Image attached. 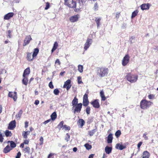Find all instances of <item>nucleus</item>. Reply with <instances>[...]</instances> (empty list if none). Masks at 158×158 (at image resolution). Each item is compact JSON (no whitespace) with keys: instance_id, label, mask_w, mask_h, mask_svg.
<instances>
[{"instance_id":"nucleus-1","label":"nucleus","mask_w":158,"mask_h":158,"mask_svg":"<svg viewBox=\"0 0 158 158\" xmlns=\"http://www.w3.org/2000/svg\"><path fill=\"white\" fill-rule=\"evenodd\" d=\"M138 76L136 74H133L131 73H127L125 78L131 83L136 82L138 79Z\"/></svg>"},{"instance_id":"nucleus-2","label":"nucleus","mask_w":158,"mask_h":158,"mask_svg":"<svg viewBox=\"0 0 158 158\" xmlns=\"http://www.w3.org/2000/svg\"><path fill=\"white\" fill-rule=\"evenodd\" d=\"M64 4L70 8L74 9L75 12H77L78 10L77 9V2L73 0H64Z\"/></svg>"},{"instance_id":"nucleus-3","label":"nucleus","mask_w":158,"mask_h":158,"mask_svg":"<svg viewBox=\"0 0 158 158\" xmlns=\"http://www.w3.org/2000/svg\"><path fill=\"white\" fill-rule=\"evenodd\" d=\"M108 72V68L105 67L98 68L97 69V75L101 77L106 75Z\"/></svg>"},{"instance_id":"nucleus-4","label":"nucleus","mask_w":158,"mask_h":158,"mask_svg":"<svg viewBox=\"0 0 158 158\" xmlns=\"http://www.w3.org/2000/svg\"><path fill=\"white\" fill-rule=\"evenodd\" d=\"M153 102L146 99L142 100L140 102V108L143 109H146L149 107L152 104Z\"/></svg>"},{"instance_id":"nucleus-5","label":"nucleus","mask_w":158,"mask_h":158,"mask_svg":"<svg viewBox=\"0 0 158 158\" xmlns=\"http://www.w3.org/2000/svg\"><path fill=\"white\" fill-rule=\"evenodd\" d=\"M88 92H86L83 97V106L85 107L87 106L89 103V102L88 97Z\"/></svg>"},{"instance_id":"nucleus-6","label":"nucleus","mask_w":158,"mask_h":158,"mask_svg":"<svg viewBox=\"0 0 158 158\" xmlns=\"http://www.w3.org/2000/svg\"><path fill=\"white\" fill-rule=\"evenodd\" d=\"M130 56L128 54H126L122 60V64L125 66L130 61Z\"/></svg>"},{"instance_id":"nucleus-7","label":"nucleus","mask_w":158,"mask_h":158,"mask_svg":"<svg viewBox=\"0 0 158 158\" xmlns=\"http://www.w3.org/2000/svg\"><path fill=\"white\" fill-rule=\"evenodd\" d=\"M32 40V39L30 35L26 36L23 41V46L24 47L29 44L30 41Z\"/></svg>"},{"instance_id":"nucleus-8","label":"nucleus","mask_w":158,"mask_h":158,"mask_svg":"<svg viewBox=\"0 0 158 158\" xmlns=\"http://www.w3.org/2000/svg\"><path fill=\"white\" fill-rule=\"evenodd\" d=\"M82 104L81 103H79L76 105L74 107V113H80L82 107Z\"/></svg>"},{"instance_id":"nucleus-9","label":"nucleus","mask_w":158,"mask_h":158,"mask_svg":"<svg viewBox=\"0 0 158 158\" xmlns=\"http://www.w3.org/2000/svg\"><path fill=\"white\" fill-rule=\"evenodd\" d=\"M99 100L98 99H95L94 101L90 102V104L92 105L94 108L98 109L100 107V105L99 102Z\"/></svg>"},{"instance_id":"nucleus-10","label":"nucleus","mask_w":158,"mask_h":158,"mask_svg":"<svg viewBox=\"0 0 158 158\" xmlns=\"http://www.w3.org/2000/svg\"><path fill=\"white\" fill-rule=\"evenodd\" d=\"M71 81L70 79L67 80L64 83L63 86V88H66L67 91L69 90L70 88L72 85L71 84Z\"/></svg>"},{"instance_id":"nucleus-11","label":"nucleus","mask_w":158,"mask_h":158,"mask_svg":"<svg viewBox=\"0 0 158 158\" xmlns=\"http://www.w3.org/2000/svg\"><path fill=\"white\" fill-rule=\"evenodd\" d=\"M92 42V40L91 39L88 38L84 45V49L85 50H86L90 46Z\"/></svg>"},{"instance_id":"nucleus-12","label":"nucleus","mask_w":158,"mask_h":158,"mask_svg":"<svg viewBox=\"0 0 158 158\" xmlns=\"http://www.w3.org/2000/svg\"><path fill=\"white\" fill-rule=\"evenodd\" d=\"M8 96L9 97L13 98L14 101L15 102L17 100V97L16 92H9L8 93Z\"/></svg>"},{"instance_id":"nucleus-13","label":"nucleus","mask_w":158,"mask_h":158,"mask_svg":"<svg viewBox=\"0 0 158 158\" xmlns=\"http://www.w3.org/2000/svg\"><path fill=\"white\" fill-rule=\"evenodd\" d=\"M16 127L15 120H13L10 122L8 126V129L10 130H13Z\"/></svg>"},{"instance_id":"nucleus-14","label":"nucleus","mask_w":158,"mask_h":158,"mask_svg":"<svg viewBox=\"0 0 158 158\" xmlns=\"http://www.w3.org/2000/svg\"><path fill=\"white\" fill-rule=\"evenodd\" d=\"M14 15V13L13 12H10L5 15L4 16V19L5 20H9Z\"/></svg>"},{"instance_id":"nucleus-15","label":"nucleus","mask_w":158,"mask_h":158,"mask_svg":"<svg viewBox=\"0 0 158 158\" xmlns=\"http://www.w3.org/2000/svg\"><path fill=\"white\" fill-rule=\"evenodd\" d=\"M79 18L78 15H77L71 17L70 18L69 20L71 22L73 23L77 22Z\"/></svg>"},{"instance_id":"nucleus-16","label":"nucleus","mask_w":158,"mask_h":158,"mask_svg":"<svg viewBox=\"0 0 158 158\" xmlns=\"http://www.w3.org/2000/svg\"><path fill=\"white\" fill-rule=\"evenodd\" d=\"M26 58L28 61H32L35 58L32 55L31 53L28 52L27 53Z\"/></svg>"},{"instance_id":"nucleus-17","label":"nucleus","mask_w":158,"mask_h":158,"mask_svg":"<svg viewBox=\"0 0 158 158\" xmlns=\"http://www.w3.org/2000/svg\"><path fill=\"white\" fill-rule=\"evenodd\" d=\"M149 3L143 4L140 6L141 8L143 10L149 9Z\"/></svg>"},{"instance_id":"nucleus-18","label":"nucleus","mask_w":158,"mask_h":158,"mask_svg":"<svg viewBox=\"0 0 158 158\" xmlns=\"http://www.w3.org/2000/svg\"><path fill=\"white\" fill-rule=\"evenodd\" d=\"M78 126H80V127L82 128L85 124L84 120L82 119H79L77 123Z\"/></svg>"},{"instance_id":"nucleus-19","label":"nucleus","mask_w":158,"mask_h":158,"mask_svg":"<svg viewBox=\"0 0 158 158\" xmlns=\"http://www.w3.org/2000/svg\"><path fill=\"white\" fill-rule=\"evenodd\" d=\"M30 73V70L29 67H28L25 69L24 70L23 74V77H26Z\"/></svg>"},{"instance_id":"nucleus-20","label":"nucleus","mask_w":158,"mask_h":158,"mask_svg":"<svg viewBox=\"0 0 158 158\" xmlns=\"http://www.w3.org/2000/svg\"><path fill=\"white\" fill-rule=\"evenodd\" d=\"M12 150V148L10 147L9 145L6 146L3 150V152L5 153H7L10 152Z\"/></svg>"},{"instance_id":"nucleus-21","label":"nucleus","mask_w":158,"mask_h":158,"mask_svg":"<svg viewBox=\"0 0 158 158\" xmlns=\"http://www.w3.org/2000/svg\"><path fill=\"white\" fill-rule=\"evenodd\" d=\"M78 99L75 96L72 102V106H73V108H74V107L78 104Z\"/></svg>"},{"instance_id":"nucleus-22","label":"nucleus","mask_w":158,"mask_h":158,"mask_svg":"<svg viewBox=\"0 0 158 158\" xmlns=\"http://www.w3.org/2000/svg\"><path fill=\"white\" fill-rule=\"evenodd\" d=\"M113 139V135L111 133L110 134L107 136V142L108 143H112Z\"/></svg>"},{"instance_id":"nucleus-23","label":"nucleus","mask_w":158,"mask_h":158,"mask_svg":"<svg viewBox=\"0 0 158 158\" xmlns=\"http://www.w3.org/2000/svg\"><path fill=\"white\" fill-rule=\"evenodd\" d=\"M126 146L120 144V143H118L116 144L115 148L116 149H119L120 150H122L126 148Z\"/></svg>"},{"instance_id":"nucleus-24","label":"nucleus","mask_w":158,"mask_h":158,"mask_svg":"<svg viewBox=\"0 0 158 158\" xmlns=\"http://www.w3.org/2000/svg\"><path fill=\"white\" fill-rule=\"evenodd\" d=\"M142 158H149L150 156L149 153L147 151H144L143 154Z\"/></svg>"},{"instance_id":"nucleus-25","label":"nucleus","mask_w":158,"mask_h":158,"mask_svg":"<svg viewBox=\"0 0 158 158\" xmlns=\"http://www.w3.org/2000/svg\"><path fill=\"white\" fill-rule=\"evenodd\" d=\"M112 150V148L106 146L105 148V151L106 153L107 154H110Z\"/></svg>"},{"instance_id":"nucleus-26","label":"nucleus","mask_w":158,"mask_h":158,"mask_svg":"<svg viewBox=\"0 0 158 158\" xmlns=\"http://www.w3.org/2000/svg\"><path fill=\"white\" fill-rule=\"evenodd\" d=\"M101 20V18H96L95 19V21L97 24V26L98 27L100 25H101L100 23V21Z\"/></svg>"},{"instance_id":"nucleus-27","label":"nucleus","mask_w":158,"mask_h":158,"mask_svg":"<svg viewBox=\"0 0 158 158\" xmlns=\"http://www.w3.org/2000/svg\"><path fill=\"white\" fill-rule=\"evenodd\" d=\"M24 78L22 80V82L23 84L27 85L28 83V79L27 77H23Z\"/></svg>"},{"instance_id":"nucleus-28","label":"nucleus","mask_w":158,"mask_h":158,"mask_svg":"<svg viewBox=\"0 0 158 158\" xmlns=\"http://www.w3.org/2000/svg\"><path fill=\"white\" fill-rule=\"evenodd\" d=\"M100 96L101 98L102 101H104L106 99V97L105 96L104 92L103 91H101L100 92Z\"/></svg>"},{"instance_id":"nucleus-29","label":"nucleus","mask_w":158,"mask_h":158,"mask_svg":"<svg viewBox=\"0 0 158 158\" xmlns=\"http://www.w3.org/2000/svg\"><path fill=\"white\" fill-rule=\"evenodd\" d=\"M39 52V49L38 48H35L33 51L32 55L34 58L37 56Z\"/></svg>"},{"instance_id":"nucleus-30","label":"nucleus","mask_w":158,"mask_h":158,"mask_svg":"<svg viewBox=\"0 0 158 158\" xmlns=\"http://www.w3.org/2000/svg\"><path fill=\"white\" fill-rule=\"evenodd\" d=\"M58 46V44L57 42L56 41L55 42L53 45V47L51 50L52 52H53L57 48Z\"/></svg>"},{"instance_id":"nucleus-31","label":"nucleus","mask_w":158,"mask_h":158,"mask_svg":"<svg viewBox=\"0 0 158 158\" xmlns=\"http://www.w3.org/2000/svg\"><path fill=\"white\" fill-rule=\"evenodd\" d=\"M7 143H10V146L11 148L12 149L13 148H15L16 146V144L14 141H8L7 142Z\"/></svg>"},{"instance_id":"nucleus-32","label":"nucleus","mask_w":158,"mask_h":158,"mask_svg":"<svg viewBox=\"0 0 158 158\" xmlns=\"http://www.w3.org/2000/svg\"><path fill=\"white\" fill-rule=\"evenodd\" d=\"M51 119L52 120H54L57 118V114L56 112H53L51 115Z\"/></svg>"},{"instance_id":"nucleus-33","label":"nucleus","mask_w":158,"mask_h":158,"mask_svg":"<svg viewBox=\"0 0 158 158\" xmlns=\"http://www.w3.org/2000/svg\"><path fill=\"white\" fill-rule=\"evenodd\" d=\"M23 113V110H20L18 113L16 115V118L17 119H19L21 117L22 114Z\"/></svg>"},{"instance_id":"nucleus-34","label":"nucleus","mask_w":158,"mask_h":158,"mask_svg":"<svg viewBox=\"0 0 158 158\" xmlns=\"http://www.w3.org/2000/svg\"><path fill=\"white\" fill-rule=\"evenodd\" d=\"M25 153L29 154L30 152V149L29 147H27L23 149Z\"/></svg>"},{"instance_id":"nucleus-35","label":"nucleus","mask_w":158,"mask_h":158,"mask_svg":"<svg viewBox=\"0 0 158 158\" xmlns=\"http://www.w3.org/2000/svg\"><path fill=\"white\" fill-rule=\"evenodd\" d=\"M5 133V135L7 137L9 136L10 137L12 135V133L11 132L8 130L6 131Z\"/></svg>"},{"instance_id":"nucleus-36","label":"nucleus","mask_w":158,"mask_h":158,"mask_svg":"<svg viewBox=\"0 0 158 158\" xmlns=\"http://www.w3.org/2000/svg\"><path fill=\"white\" fill-rule=\"evenodd\" d=\"M138 13V11L137 10H136L133 12L132 14L131 18L133 19L137 15Z\"/></svg>"},{"instance_id":"nucleus-37","label":"nucleus","mask_w":158,"mask_h":158,"mask_svg":"<svg viewBox=\"0 0 158 158\" xmlns=\"http://www.w3.org/2000/svg\"><path fill=\"white\" fill-rule=\"evenodd\" d=\"M64 122L62 121L60 122V123H59V124L58 125L57 127H58L59 128V129H60L62 128L64 126Z\"/></svg>"},{"instance_id":"nucleus-38","label":"nucleus","mask_w":158,"mask_h":158,"mask_svg":"<svg viewBox=\"0 0 158 158\" xmlns=\"http://www.w3.org/2000/svg\"><path fill=\"white\" fill-rule=\"evenodd\" d=\"M121 131L120 130H118L115 132V135L117 138H118L121 135Z\"/></svg>"},{"instance_id":"nucleus-39","label":"nucleus","mask_w":158,"mask_h":158,"mask_svg":"<svg viewBox=\"0 0 158 158\" xmlns=\"http://www.w3.org/2000/svg\"><path fill=\"white\" fill-rule=\"evenodd\" d=\"M96 131L95 129H93L89 131V134L90 136H93L94 133L96 132Z\"/></svg>"},{"instance_id":"nucleus-40","label":"nucleus","mask_w":158,"mask_h":158,"mask_svg":"<svg viewBox=\"0 0 158 158\" xmlns=\"http://www.w3.org/2000/svg\"><path fill=\"white\" fill-rule=\"evenodd\" d=\"M84 146L88 150L92 148V146L88 143H86L84 145Z\"/></svg>"},{"instance_id":"nucleus-41","label":"nucleus","mask_w":158,"mask_h":158,"mask_svg":"<svg viewBox=\"0 0 158 158\" xmlns=\"http://www.w3.org/2000/svg\"><path fill=\"white\" fill-rule=\"evenodd\" d=\"M78 70L81 73L83 72V67L82 65H78Z\"/></svg>"},{"instance_id":"nucleus-42","label":"nucleus","mask_w":158,"mask_h":158,"mask_svg":"<svg viewBox=\"0 0 158 158\" xmlns=\"http://www.w3.org/2000/svg\"><path fill=\"white\" fill-rule=\"evenodd\" d=\"M64 129L65 131H69L70 130V127L69 126H67L66 125H64L62 129Z\"/></svg>"},{"instance_id":"nucleus-43","label":"nucleus","mask_w":158,"mask_h":158,"mask_svg":"<svg viewBox=\"0 0 158 158\" xmlns=\"http://www.w3.org/2000/svg\"><path fill=\"white\" fill-rule=\"evenodd\" d=\"M90 107L89 106H87L86 108L85 109V112L88 115L90 114Z\"/></svg>"},{"instance_id":"nucleus-44","label":"nucleus","mask_w":158,"mask_h":158,"mask_svg":"<svg viewBox=\"0 0 158 158\" xmlns=\"http://www.w3.org/2000/svg\"><path fill=\"white\" fill-rule=\"evenodd\" d=\"M77 83L78 84H80L83 83L81 80V76H79L77 77Z\"/></svg>"},{"instance_id":"nucleus-45","label":"nucleus","mask_w":158,"mask_h":158,"mask_svg":"<svg viewBox=\"0 0 158 158\" xmlns=\"http://www.w3.org/2000/svg\"><path fill=\"white\" fill-rule=\"evenodd\" d=\"M27 134L25 131H23L22 133V136L23 138L25 139H27Z\"/></svg>"},{"instance_id":"nucleus-46","label":"nucleus","mask_w":158,"mask_h":158,"mask_svg":"<svg viewBox=\"0 0 158 158\" xmlns=\"http://www.w3.org/2000/svg\"><path fill=\"white\" fill-rule=\"evenodd\" d=\"M59 92L60 91L57 89H56L53 90V93L55 95H58Z\"/></svg>"},{"instance_id":"nucleus-47","label":"nucleus","mask_w":158,"mask_h":158,"mask_svg":"<svg viewBox=\"0 0 158 158\" xmlns=\"http://www.w3.org/2000/svg\"><path fill=\"white\" fill-rule=\"evenodd\" d=\"M120 12H117L115 15V17L117 20L119 19L121 15Z\"/></svg>"},{"instance_id":"nucleus-48","label":"nucleus","mask_w":158,"mask_h":158,"mask_svg":"<svg viewBox=\"0 0 158 158\" xmlns=\"http://www.w3.org/2000/svg\"><path fill=\"white\" fill-rule=\"evenodd\" d=\"M70 135L68 133H67L66 134V137L65 138V140L67 141H68L70 139Z\"/></svg>"},{"instance_id":"nucleus-49","label":"nucleus","mask_w":158,"mask_h":158,"mask_svg":"<svg viewBox=\"0 0 158 158\" xmlns=\"http://www.w3.org/2000/svg\"><path fill=\"white\" fill-rule=\"evenodd\" d=\"M148 98L150 99H154L155 98V95L153 94H150L148 96Z\"/></svg>"},{"instance_id":"nucleus-50","label":"nucleus","mask_w":158,"mask_h":158,"mask_svg":"<svg viewBox=\"0 0 158 158\" xmlns=\"http://www.w3.org/2000/svg\"><path fill=\"white\" fill-rule=\"evenodd\" d=\"M4 138L1 132L0 131V142L2 143L3 141Z\"/></svg>"},{"instance_id":"nucleus-51","label":"nucleus","mask_w":158,"mask_h":158,"mask_svg":"<svg viewBox=\"0 0 158 158\" xmlns=\"http://www.w3.org/2000/svg\"><path fill=\"white\" fill-rule=\"evenodd\" d=\"M147 133L146 132H145L143 134V137L144 138V139L146 140H147L148 139V137L147 136Z\"/></svg>"},{"instance_id":"nucleus-52","label":"nucleus","mask_w":158,"mask_h":158,"mask_svg":"<svg viewBox=\"0 0 158 158\" xmlns=\"http://www.w3.org/2000/svg\"><path fill=\"white\" fill-rule=\"evenodd\" d=\"M50 7V6L49 3L48 2H47L46 3V6L45 8V9L46 10H48L49 8Z\"/></svg>"},{"instance_id":"nucleus-53","label":"nucleus","mask_w":158,"mask_h":158,"mask_svg":"<svg viewBox=\"0 0 158 158\" xmlns=\"http://www.w3.org/2000/svg\"><path fill=\"white\" fill-rule=\"evenodd\" d=\"M48 86L51 89H53L54 88V86L52 84V81H50L48 84Z\"/></svg>"},{"instance_id":"nucleus-54","label":"nucleus","mask_w":158,"mask_h":158,"mask_svg":"<svg viewBox=\"0 0 158 158\" xmlns=\"http://www.w3.org/2000/svg\"><path fill=\"white\" fill-rule=\"evenodd\" d=\"M94 8L95 10H98V5L97 2H96L95 3Z\"/></svg>"},{"instance_id":"nucleus-55","label":"nucleus","mask_w":158,"mask_h":158,"mask_svg":"<svg viewBox=\"0 0 158 158\" xmlns=\"http://www.w3.org/2000/svg\"><path fill=\"white\" fill-rule=\"evenodd\" d=\"M40 145H42L44 141V139L41 136L40 137Z\"/></svg>"},{"instance_id":"nucleus-56","label":"nucleus","mask_w":158,"mask_h":158,"mask_svg":"<svg viewBox=\"0 0 158 158\" xmlns=\"http://www.w3.org/2000/svg\"><path fill=\"white\" fill-rule=\"evenodd\" d=\"M142 142L141 141L139 142L137 144V148L138 150H140V148L142 144Z\"/></svg>"},{"instance_id":"nucleus-57","label":"nucleus","mask_w":158,"mask_h":158,"mask_svg":"<svg viewBox=\"0 0 158 158\" xmlns=\"http://www.w3.org/2000/svg\"><path fill=\"white\" fill-rule=\"evenodd\" d=\"M21 155V152H18L15 158H20Z\"/></svg>"},{"instance_id":"nucleus-58","label":"nucleus","mask_w":158,"mask_h":158,"mask_svg":"<svg viewBox=\"0 0 158 158\" xmlns=\"http://www.w3.org/2000/svg\"><path fill=\"white\" fill-rule=\"evenodd\" d=\"M135 36H131V38H130V40H129L131 43H133V42H132V40H135Z\"/></svg>"},{"instance_id":"nucleus-59","label":"nucleus","mask_w":158,"mask_h":158,"mask_svg":"<svg viewBox=\"0 0 158 158\" xmlns=\"http://www.w3.org/2000/svg\"><path fill=\"white\" fill-rule=\"evenodd\" d=\"M11 31L10 30H9L8 31V37L9 38H11Z\"/></svg>"},{"instance_id":"nucleus-60","label":"nucleus","mask_w":158,"mask_h":158,"mask_svg":"<svg viewBox=\"0 0 158 158\" xmlns=\"http://www.w3.org/2000/svg\"><path fill=\"white\" fill-rule=\"evenodd\" d=\"M29 143V139H25L24 140L23 143L25 144H28Z\"/></svg>"},{"instance_id":"nucleus-61","label":"nucleus","mask_w":158,"mask_h":158,"mask_svg":"<svg viewBox=\"0 0 158 158\" xmlns=\"http://www.w3.org/2000/svg\"><path fill=\"white\" fill-rule=\"evenodd\" d=\"M58 63V65H60V62L58 59H57L56 60L55 62V64Z\"/></svg>"},{"instance_id":"nucleus-62","label":"nucleus","mask_w":158,"mask_h":158,"mask_svg":"<svg viewBox=\"0 0 158 158\" xmlns=\"http://www.w3.org/2000/svg\"><path fill=\"white\" fill-rule=\"evenodd\" d=\"M28 126V122H26L25 123V128H27Z\"/></svg>"},{"instance_id":"nucleus-63","label":"nucleus","mask_w":158,"mask_h":158,"mask_svg":"<svg viewBox=\"0 0 158 158\" xmlns=\"http://www.w3.org/2000/svg\"><path fill=\"white\" fill-rule=\"evenodd\" d=\"M51 121V119H48L47 120H46L44 122V123L45 124H47V123H49V122H50Z\"/></svg>"},{"instance_id":"nucleus-64","label":"nucleus","mask_w":158,"mask_h":158,"mask_svg":"<svg viewBox=\"0 0 158 158\" xmlns=\"http://www.w3.org/2000/svg\"><path fill=\"white\" fill-rule=\"evenodd\" d=\"M39 103V101L38 100H36L34 102V104L36 105H38Z\"/></svg>"}]
</instances>
